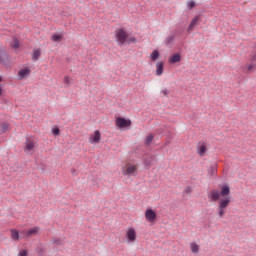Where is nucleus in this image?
<instances>
[{"instance_id": "obj_30", "label": "nucleus", "mask_w": 256, "mask_h": 256, "mask_svg": "<svg viewBox=\"0 0 256 256\" xmlns=\"http://www.w3.org/2000/svg\"><path fill=\"white\" fill-rule=\"evenodd\" d=\"M37 253H38L39 256H43V253H45V248L38 247L37 248Z\"/></svg>"}, {"instance_id": "obj_31", "label": "nucleus", "mask_w": 256, "mask_h": 256, "mask_svg": "<svg viewBox=\"0 0 256 256\" xmlns=\"http://www.w3.org/2000/svg\"><path fill=\"white\" fill-rule=\"evenodd\" d=\"M52 133H53V135L57 136V135H60L61 130L59 128H53Z\"/></svg>"}, {"instance_id": "obj_21", "label": "nucleus", "mask_w": 256, "mask_h": 256, "mask_svg": "<svg viewBox=\"0 0 256 256\" xmlns=\"http://www.w3.org/2000/svg\"><path fill=\"white\" fill-rule=\"evenodd\" d=\"M11 47L13 49H19V40L17 38L13 39V41L11 42Z\"/></svg>"}, {"instance_id": "obj_37", "label": "nucleus", "mask_w": 256, "mask_h": 256, "mask_svg": "<svg viewBox=\"0 0 256 256\" xmlns=\"http://www.w3.org/2000/svg\"><path fill=\"white\" fill-rule=\"evenodd\" d=\"M146 165H151V164H148V163L146 162Z\"/></svg>"}, {"instance_id": "obj_26", "label": "nucleus", "mask_w": 256, "mask_h": 256, "mask_svg": "<svg viewBox=\"0 0 256 256\" xmlns=\"http://www.w3.org/2000/svg\"><path fill=\"white\" fill-rule=\"evenodd\" d=\"M5 59H7V54L5 52H0V63H5Z\"/></svg>"}, {"instance_id": "obj_4", "label": "nucleus", "mask_w": 256, "mask_h": 256, "mask_svg": "<svg viewBox=\"0 0 256 256\" xmlns=\"http://www.w3.org/2000/svg\"><path fill=\"white\" fill-rule=\"evenodd\" d=\"M35 145H37V141H35L33 137L26 138L24 146L25 153L33 155V153H35Z\"/></svg>"}, {"instance_id": "obj_20", "label": "nucleus", "mask_w": 256, "mask_h": 256, "mask_svg": "<svg viewBox=\"0 0 256 256\" xmlns=\"http://www.w3.org/2000/svg\"><path fill=\"white\" fill-rule=\"evenodd\" d=\"M9 131V124L3 123L0 125V133H7Z\"/></svg>"}, {"instance_id": "obj_19", "label": "nucleus", "mask_w": 256, "mask_h": 256, "mask_svg": "<svg viewBox=\"0 0 256 256\" xmlns=\"http://www.w3.org/2000/svg\"><path fill=\"white\" fill-rule=\"evenodd\" d=\"M150 59H151V61H157V59H159V51L154 50L152 52V54L150 55Z\"/></svg>"}, {"instance_id": "obj_34", "label": "nucleus", "mask_w": 256, "mask_h": 256, "mask_svg": "<svg viewBox=\"0 0 256 256\" xmlns=\"http://www.w3.org/2000/svg\"><path fill=\"white\" fill-rule=\"evenodd\" d=\"M161 93L164 95V97H167V95H169V90L164 89L161 91Z\"/></svg>"}, {"instance_id": "obj_6", "label": "nucleus", "mask_w": 256, "mask_h": 256, "mask_svg": "<svg viewBox=\"0 0 256 256\" xmlns=\"http://www.w3.org/2000/svg\"><path fill=\"white\" fill-rule=\"evenodd\" d=\"M144 216L148 223H155L157 221V212L151 208L146 209Z\"/></svg>"}, {"instance_id": "obj_25", "label": "nucleus", "mask_w": 256, "mask_h": 256, "mask_svg": "<svg viewBox=\"0 0 256 256\" xmlns=\"http://www.w3.org/2000/svg\"><path fill=\"white\" fill-rule=\"evenodd\" d=\"M18 256H29V250H27V249H21V250L18 252Z\"/></svg>"}, {"instance_id": "obj_36", "label": "nucleus", "mask_w": 256, "mask_h": 256, "mask_svg": "<svg viewBox=\"0 0 256 256\" xmlns=\"http://www.w3.org/2000/svg\"><path fill=\"white\" fill-rule=\"evenodd\" d=\"M71 173H72V175H77V172L75 171V169H72Z\"/></svg>"}, {"instance_id": "obj_18", "label": "nucleus", "mask_w": 256, "mask_h": 256, "mask_svg": "<svg viewBox=\"0 0 256 256\" xmlns=\"http://www.w3.org/2000/svg\"><path fill=\"white\" fill-rule=\"evenodd\" d=\"M39 57H41V50L40 49H34L33 53H32V59L34 61H37V59H39Z\"/></svg>"}, {"instance_id": "obj_32", "label": "nucleus", "mask_w": 256, "mask_h": 256, "mask_svg": "<svg viewBox=\"0 0 256 256\" xmlns=\"http://www.w3.org/2000/svg\"><path fill=\"white\" fill-rule=\"evenodd\" d=\"M65 85H71V78L69 76L64 77Z\"/></svg>"}, {"instance_id": "obj_17", "label": "nucleus", "mask_w": 256, "mask_h": 256, "mask_svg": "<svg viewBox=\"0 0 256 256\" xmlns=\"http://www.w3.org/2000/svg\"><path fill=\"white\" fill-rule=\"evenodd\" d=\"M253 69H255V64L254 63H250V64H246L243 68L244 73H251V71H253Z\"/></svg>"}, {"instance_id": "obj_8", "label": "nucleus", "mask_w": 256, "mask_h": 256, "mask_svg": "<svg viewBox=\"0 0 256 256\" xmlns=\"http://www.w3.org/2000/svg\"><path fill=\"white\" fill-rule=\"evenodd\" d=\"M89 143H91L92 145H97V143H101V132L99 130L94 131V133L90 135Z\"/></svg>"}, {"instance_id": "obj_16", "label": "nucleus", "mask_w": 256, "mask_h": 256, "mask_svg": "<svg viewBox=\"0 0 256 256\" xmlns=\"http://www.w3.org/2000/svg\"><path fill=\"white\" fill-rule=\"evenodd\" d=\"M179 61H181V54L179 53L173 54L169 58V63H172V64L179 63Z\"/></svg>"}, {"instance_id": "obj_3", "label": "nucleus", "mask_w": 256, "mask_h": 256, "mask_svg": "<svg viewBox=\"0 0 256 256\" xmlns=\"http://www.w3.org/2000/svg\"><path fill=\"white\" fill-rule=\"evenodd\" d=\"M116 41L118 45H125V43H137V39L135 37H130L129 34L124 29H118L116 31Z\"/></svg>"}, {"instance_id": "obj_10", "label": "nucleus", "mask_w": 256, "mask_h": 256, "mask_svg": "<svg viewBox=\"0 0 256 256\" xmlns=\"http://www.w3.org/2000/svg\"><path fill=\"white\" fill-rule=\"evenodd\" d=\"M199 19H201V17L199 15H196L190 22V25L188 26V33H191V31H193V29H195V26H197V24L199 23Z\"/></svg>"}, {"instance_id": "obj_11", "label": "nucleus", "mask_w": 256, "mask_h": 256, "mask_svg": "<svg viewBox=\"0 0 256 256\" xmlns=\"http://www.w3.org/2000/svg\"><path fill=\"white\" fill-rule=\"evenodd\" d=\"M197 153L200 155V157L205 156V153H207V145L205 143H200L197 146Z\"/></svg>"}, {"instance_id": "obj_29", "label": "nucleus", "mask_w": 256, "mask_h": 256, "mask_svg": "<svg viewBox=\"0 0 256 256\" xmlns=\"http://www.w3.org/2000/svg\"><path fill=\"white\" fill-rule=\"evenodd\" d=\"M52 243H53L54 245H62V244H63V240H61V239H59V238H54V239L52 240Z\"/></svg>"}, {"instance_id": "obj_15", "label": "nucleus", "mask_w": 256, "mask_h": 256, "mask_svg": "<svg viewBox=\"0 0 256 256\" xmlns=\"http://www.w3.org/2000/svg\"><path fill=\"white\" fill-rule=\"evenodd\" d=\"M10 237L12 241H19V239H21V236H19V231L16 229L10 230Z\"/></svg>"}, {"instance_id": "obj_28", "label": "nucleus", "mask_w": 256, "mask_h": 256, "mask_svg": "<svg viewBox=\"0 0 256 256\" xmlns=\"http://www.w3.org/2000/svg\"><path fill=\"white\" fill-rule=\"evenodd\" d=\"M51 39H52V41H54V42L61 41V35H59V34H54V35H52Z\"/></svg>"}, {"instance_id": "obj_35", "label": "nucleus", "mask_w": 256, "mask_h": 256, "mask_svg": "<svg viewBox=\"0 0 256 256\" xmlns=\"http://www.w3.org/2000/svg\"><path fill=\"white\" fill-rule=\"evenodd\" d=\"M191 187H187L186 189H185V193H187V194H189V193H191Z\"/></svg>"}, {"instance_id": "obj_13", "label": "nucleus", "mask_w": 256, "mask_h": 256, "mask_svg": "<svg viewBox=\"0 0 256 256\" xmlns=\"http://www.w3.org/2000/svg\"><path fill=\"white\" fill-rule=\"evenodd\" d=\"M31 73V70L29 68H24L18 72V77L20 79H25L26 77H29Z\"/></svg>"}, {"instance_id": "obj_2", "label": "nucleus", "mask_w": 256, "mask_h": 256, "mask_svg": "<svg viewBox=\"0 0 256 256\" xmlns=\"http://www.w3.org/2000/svg\"><path fill=\"white\" fill-rule=\"evenodd\" d=\"M138 170L139 165L131 161L124 163L121 167V171L124 177H135Z\"/></svg>"}, {"instance_id": "obj_22", "label": "nucleus", "mask_w": 256, "mask_h": 256, "mask_svg": "<svg viewBox=\"0 0 256 256\" xmlns=\"http://www.w3.org/2000/svg\"><path fill=\"white\" fill-rule=\"evenodd\" d=\"M153 138H154L153 134H149V135L146 137V139H145V144H146V145H151V143L153 142Z\"/></svg>"}, {"instance_id": "obj_23", "label": "nucleus", "mask_w": 256, "mask_h": 256, "mask_svg": "<svg viewBox=\"0 0 256 256\" xmlns=\"http://www.w3.org/2000/svg\"><path fill=\"white\" fill-rule=\"evenodd\" d=\"M3 82V76L0 75V83ZM5 93V89L3 88V84H0V97H3V94Z\"/></svg>"}, {"instance_id": "obj_33", "label": "nucleus", "mask_w": 256, "mask_h": 256, "mask_svg": "<svg viewBox=\"0 0 256 256\" xmlns=\"http://www.w3.org/2000/svg\"><path fill=\"white\" fill-rule=\"evenodd\" d=\"M173 39H174L173 36L167 37V38H166V43H167V45L173 43Z\"/></svg>"}, {"instance_id": "obj_27", "label": "nucleus", "mask_w": 256, "mask_h": 256, "mask_svg": "<svg viewBox=\"0 0 256 256\" xmlns=\"http://www.w3.org/2000/svg\"><path fill=\"white\" fill-rule=\"evenodd\" d=\"M195 1L194 0H189L188 2H187V8L188 9H193V7H195Z\"/></svg>"}, {"instance_id": "obj_12", "label": "nucleus", "mask_w": 256, "mask_h": 256, "mask_svg": "<svg viewBox=\"0 0 256 256\" xmlns=\"http://www.w3.org/2000/svg\"><path fill=\"white\" fill-rule=\"evenodd\" d=\"M189 247H190L191 253H193L194 255L199 254V250L201 249V246H199V244H197V242H191L189 244Z\"/></svg>"}, {"instance_id": "obj_24", "label": "nucleus", "mask_w": 256, "mask_h": 256, "mask_svg": "<svg viewBox=\"0 0 256 256\" xmlns=\"http://www.w3.org/2000/svg\"><path fill=\"white\" fill-rule=\"evenodd\" d=\"M209 175H217V167L216 166H212L209 168L208 170Z\"/></svg>"}, {"instance_id": "obj_1", "label": "nucleus", "mask_w": 256, "mask_h": 256, "mask_svg": "<svg viewBox=\"0 0 256 256\" xmlns=\"http://www.w3.org/2000/svg\"><path fill=\"white\" fill-rule=\"evenodd\" d=\"M208 199L212 201H218V217L223 219L225 213H227V207L231 205V188L227 184H223L220 187V192L218 190H212L208 194Z\"/></svg>"}, {"instance_id": "obj_14", "label": "nucleus", "mask_w": 256, "mask_h": 256, "mask_svg": "<svg viewBox=\"0 0 256 256\" xmlns=\"http://www.w3.org/2000/svg\"><path fill=\"white\" fill-rule=\"evenodd\" d=\"M164 67H165V64L163 62H157V64H156V75L158 77H161V75H163Z\"/></svg>"}, {"instance_id": "obj_9", "label": "nucleus", "mask_w": 256, "mask_h": 256, "mask_svg": "<svg viewBox=\"0 0 256 256\" xmlns=\"http://www.w3.org/2000/svg\"><path fill=\"white\" fill-rule=\"evenodd\" d=\"M39 231H41V228L39 226H35L33 228L28 229L25 232L26 237H33L35 235H37V233H39Z\"/></svg>"}, {"instance_id": "obj_7", "label": "nucleus", "mask_w": 256, "mask_h": 256, "mask_svg": "<svg viewBox=\"0 0 256 256\" xmlns=\"http://www.w3.org/2000/svg\"><path fill=\"white\" fill-rule=\"evenodd\" d=\"M116 127H119V129H125L131 127V120H127L123 117H118L115 120Z\"/></svg>"}, {"instance_id": "obj_5", "label": "nucleus", "mask_w": 256, "mask_h": 256, "mask_svg": "<svg viewBox=\"0 0 256 256\" xmlns=\"http://www.w3.org/2000/svg\"><path fill=\"white\" fill-rule=\"evenodd\" d=\"M125 237H126L127 243H135V241H137V230L133 227L127 228Z\"/></svg>"}]
</instances>
